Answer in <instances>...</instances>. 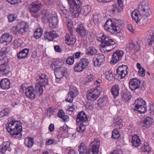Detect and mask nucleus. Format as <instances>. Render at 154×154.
Listing matches in <instances>:
<instances>
[{"label":"nucleus","instance_id":"obj_10","mask_svg":"<svg viewBox=\"0 0 154 154\" xmlns=\"http://www.w3.org/2000/svg\"><path fill=\"white\" fill-rule=\"evenodd\" d=\"M100 91L97 89L93 88L87 92V98L88 100L94 101L99 96Z\"/></svg>","mask_w":154,"mask_h":154},{"label":"nucleus","instance_id":"obj_63","mask_svg":"<svg viewBox=\"0 0 154 154\" xmlns=\"http://www.w3.org/2000/svg\"><path fill=\"white\" fill-rule=\"evenodd\" d=\"M94 22L95 25L98 23L99 22L98 16L97 15H94L93 16Z\"/></svg>","mask_w":154,"mask_h":154},{"label":"nucleus","instance_id":"obj_23","mask_svg":"<svg viewBox=\"0 0 154 154\" xmlns=\"http://www.w3.org/2000/svg\"><path fill=\"white\" fill-rule=\"evenodd\" d=\"M42 20L45 23H48V19L50 18V11L46 9L43 10L42 12Z\"/></svg>","mask_w":154,"mask_h":154},{"label":"nucleus","instance_id":"obj_57","mask_svg":"<svg viewBox=\"0 0 154 154\" xmlns=\"http://www.w3.org/2000/svg\"><path fill=\"white\" fill-rule=\"evenodd\" d=\"M148 110L149 111V112L152 115L154 114V104H150Z\"/></svg>","mask_w":154,"mask_h":154},{"label":"nucleus","instance_id":"obj_39","mask_svg":"<svg viewBox=\"0 0 154 154\" xmlns=\"http://www.w3.org/2000/svg\"><path fill=\"white\" fill-rule=\"evenodd\" d=\"M1 73V74L6 75L10 72V69L9 66L8 65L4 66L3 67H0Z\"/></svg>","mask_w":154,"mask_h":154},{"label":"nucleus","instance_id":"obj_16","mask_svg":"<svg viewBox=\"0 0 154 154\" xmlns=\"http://www.w3.org/2000/svg\"><path fill=\"white\" fill-rule=\"evenodd\" d=\"M48 21L49 23V26L51 28L54 29L56 28L57 26L58 20L57 17L54 14L50 15Z\"/></svg>","mask_w":154,"mask_h":154},{"label":"nucleus","instance_id":"obj_18","mask_svg":"<svg viewBox=\"0 0 154 154\" xmlns=\"http://www.w3.org/2000/svg\"><path fill=\"white\" fill-rule=\"evenodd\" d=\"M106 36L104 34H103L102 37H97V41L100 42L101 43L100 45V50L102 53H105L106 51Z\"/></svg>","mask_w":154,"mask_h":154},{"label":"nucleus","instance_id":"obj_55","mask_svg":"<svg viewBox=\"0 0 154 154\" xmlns=\"http://www.w3.org/2000/svg\"><path fill=\"white\" fill-rule=\"evenodd\" d=\"M149 40L148 42H149V45H151L152 42H154V33H152L148 37Z\"/></svg>","mask_w":154,"mask_h":154},{"label":"nucleus","instance_id":"obj_35","mask_svg":"<svg viewBox=\"0 0 154 154\" xmlns=\"http://www.w3.org/2000/svg\"><path fill=\"white\" fill-rule=\"evenodd\" d=\"M142 152L149 153L151 151V148L146 142H144L143 145L140 149Z\"/></svg>","mask_w":154,"mask_h":154},{"label":"nucleus","instance_id":"obj_5","mask_svg":"<svg viewBox=\"0 0 154 154\" xmlns=\"http://www.w3.org/2000/svg\"><path fill=\"white\" fill-rule=\"evenodd\" d=\"M35 86L34 88L31 86H29L27 88V90L25 92L26 96L28 98L33 99L37 96H39L42 94V92L41 89H38Z\"/></svg>","mask_w":154,"mask_h":154},{"label":"nucleus","instance_id":"obj_49","mask_svg":"<svg viewBox=\"0 0 154 154\" xmlns=\"http://www.w3.org/2000/svg\"><path fill=\"white\" fill-rule=\"evenodd\" d=\"M119 131L117 130H114L112 131V137L114 139H117L120 137Z\"/></svg>","mask_w":154,"mask_h":154},{"label":"nucleus","instance_id":"obj_25","mask_svg":"<svg viewBox=\"0 0 154 154\" xmlns=\"http://www.w3.org/2000/svg\"><path fill=\"white\" fill-rule=\"evenodd\" d=\"M122 121V120L120 117H115L113 121V127L116 129L121 128L123 126Z\"/></svg>","mask_w":154,"mask_h":154},{"label":"nucleus","instance_id":"obj_14","mask_svg":"<svg viewBox=\"0 0 154 154\" xmlns=\"http://www.w3.org/2000/svg\"><path fill=\"white\" fill-rule=\"evenodd\" d=\"M128 67L127 65H122L120 66L116 70V72L120 76L121 79L124 78L127 74Z\"/></svg>","mask_w":154,"mask_h":154},{"label":"nucleus","instance_id":"obj_64","mask_svg":"<svg viewBox=\"0 0 154 154\" xmlns=\"http://www.w3.org/2000/svg\"><path fill=\"white\" fill-rule=\"evenodd\" d=\"M46 78H48L47 75L44 73H41L39 75V79H43Z\"/></svg>","mask_w":154,"mask_h":154},{"label":"nucleus","instance_id":"obj_61","mask_svg":"<svg viewBox=\"0 0 154 154\" xmlns=\"http://www.w3.org/2000/svg\"><path fill=\"white\" fill-rule=\"evenodd\" d=\"M65 114L62 109H59L57 114L58 117L61 118Z\"/></svg>","mask_w":154,"mask_h":154},{"label":"nucleus","instance_id":"obj_33","mask_svg":"<svg viewBox=\"0 0 154 154\" xmlns=\"http://www.w3.org/2000/svg\"><path fill=\"white\" fill-rule=\"evenodd\" d=\"M119 88L118 85H114L111 89V92L114 98L118 96L119 94Z\"/></svg>","mask_w":154,"mask_h":154},{"label":"nucleus","instance_id":"obj_34","mask_svg":"<svg viewBox=\"0 0 154 154\" xmlns=\"http://www.w3.org/2000/svg\"><path fill=\"white\" fill-rule=\"evenodd\" d=\"M64 61L62 60H59L55 62L54 64L51 65L50 66L51 68L54 71L56 70V68L58 66H62L63 65Z\"/></svg>","mask_w":154,"mask_h":154},{"label":"nucleus","instance_id":"obj_52","mask_svg":"<svg viewBox=\"0 0 154 154\" xmlns=\"http://www.w3.org/2000/svg\"><path fill=\"white\" fill-rule=\"evenodd\" d=\"M106 79L109 81H111L113 79V76L112 72L109 71L106 74Z\"/></svg>","mask_w":154,"mask_h":154},{"label":"nucleus","instance_id":"obj_38","mask_svg":"<svg viewBox=\"0 0 154 154\" xmlns=\"http://www.w3.org/2000/svg\"><path fill=\"white\" fill-rule=\"evenodd\" d=\"M121 96L123 100L125 101L129 100L131 98V94L128 91L124 92L122 94Z\"/></svg>","mask_w":154,"mask_h":154},{"label":"nucleus","instance_id":"obj_7","mask_svg":"<svg viewBox=\"0 0 154 154\" xmlns=\"http://www.w3.org/2000/svg\"><path fill=\"white\" fill-rule=\"evenodd\" d=\"M135 107L136 109L140 113H144L146 111V102L141 99L135 100Z\"/></svg>","mask_w":154,"mask_h":154},{"label":"nucleus","instance_id":"obj_48","mask_svg":"<svg viewBox=\"0 0 154 154\" xmlns=\"http://www.w3.org/2000/svg\"><path fill=\"white\" fill-rule=\"evenodd\" d=\"M98 105L100 107L105 106L106 105V100L105 98H100L98 101Z\"/></svg>","mask_w":154,"mask_h":154},{"label":"nucleus","instance_id":"obj_44","mask_svg":"<svg viewBox=\"0 0 154 154\" xmlns=\"http://www.w3.org/2000/svg\"><path fill=\"white\" fill-rule=\"evenodd\" d=\"M79 61L85 69L88 66L89 63L88 60L86 58L81 59Z\"/></svg>","mask_w":154,"mask_h":154},{"label":"nucleus","instance_id":"obj_41","mask_svg":"<svg viewBox=\"0 0 154 154\" xmlns=\"http://www.w3.org/2000/svg\"><path fill=\"white\" fill-rule=\"evenodd\" d=\"M137 69H139L138 72L139 75L142 77L144 76L145 75V70L143 68L141 67L140 64L137 63Z\"/></svg>","mask_w":154,"mask_h":154},{"label":"nucleus","instance_id":"obj_36","mask_svg":"<svg viewBox=\"0 0 154 154\" xmlns=\"http://www.w3.org/2000/svg\"><path fill=\"white\" fill-rule=\"evenodd\" d=\"M84 69H85L80 63L79 61L76 63L74 68V70L75 72H82Z\"/></svg>","mask_w":154,"mask_h":154},{"label":"nucleus","instance_id":"obj_21","mask_svg":"<svg viewBox=\"0 0 154 154\" xmlns=\"http://www.w3.org/2000/svg\"><path fill=\"white\" fill-rule=\"evenodd\" d=\"M37 84L35 86L38 89L40 88L42 92H43V87H45L46 85H48V78L45 79H37Z\"/></svg>","mask_w":154,"mask_h":154},{"label":"nucleus","instance_id":"obj_51","mask_svg":"<svg viewBox=\"0 0 154 154\" xmlns=\"http://www.w3.org/2000/svg\"><path fill=\"white\" fill-rule=\"evenodd\" d=\"M18 28H17V25L16 26H13L11 30V32L13 34L17 35L20 34L19 33Z\"/></svg>","mask_w":154,"mask_h":154},{"label":"nucleus","instance_id":"obj_1","mask_svg":"<svg viewBox=\"0 0 154 154\" xmlns=\"http://www.w3.org/2000/svg\"><path fill=\"white\" fill-rule=\"evenodd\" d=\"M152 12L148 6V3L143 1L140 3L138 10H135L131 13L133 20L139 26L147 24L152 18Z\"/></svg>","mask_w":154,"mask_h":154},{"label":"nucleus","instance_id":"obj_19","mask_svg":"<svg viewBox=\"0 0 154 154\" xmlns=\"http://www.w3.org/2000/svg\"><path fill=\"white\" fill-rule=\"evenodd\" d=\"M12 36L8 33H5L2 35L0 39V42L6 45L9 43L11 41Z\"/></svg>","mask_w":154,"mask_h":154},{"label":"nucleus","instance_id":"obj_12","mask_svg":"<svg viewBox=\"0 0 154 154\" xmlns=\"http://www.w3.org/2000/svg\"><path fill=\"white\" fill-rule=\"evenodd\" d=\"M124 52L121 50H117L113 53L112 55L111 60L110 62L111 64H114L121 60L123 55Z\"/></svg>","mask_w":154,"mask_h":154},{"label":"nucleus","instance_id":"obj_15","mask_svg":"<svg viewBox=\"0 0 154 154\" xmlns=\"http://www.w3.org/2000/svg\"><path fill=\"white\" fill-rule=\"evenodd\" d=\"M29 27L28 24L25 22H22L17 24L19 33L20 34H22L26 32Z\"/></svg>","mask_w":154,"mask_h":154},{"label":"nucleus","instance_id":"obj_4","mask_svg":"<svg viewBox=\"0 0 154 154\" xmlns=\"http://www.w3.org/2000/svg\"><path fill=\"white\" fill-rule=\"evenodd\" d=\"M122 26L120 23H114L111 19L106 20V30L111 33L119 32Z\"/></svg>","mask_w":154,"mask_h":154},{"label":"nucleus","instance_id":"obj_11","mask_svg":"<svg viewBox=\"0 0 154 154\" xmlns=\"http://www.w3.org/2000/svg\"><path fill=\"white\" fill-rule=\"evenodd\" d=\"M100 145V141L97 139H95L90 145L91 149L88 150L87 154H97V152Z\"/></svg>","mask_w":154,"mask_h":154},{"label":"nucleus","instance_id":"obj_27","mask_svg":"<svg viewBox=\"0 0 154 154\" xmlns=\"http://www.w3.org/2000/svg\"><path fill=\"white\" fill-rule=\"evenodd\" d=\"M131 142L133 146L136 147H138L141 144V140L139 137L136 135L132 136Z\"/></svg>","mask_w":154,"mask_h":154},{"label":"nucleus","instance_id":"obj_29","mask_svg":"<svg viewBox=\"0 0 154 154\" xmlns=\"http://www.w3.org/2000/svg\"><path fill=\"white\" fill-rule=\"evenodd\" d=\"M76 31L78 34L82 37H85L86 35V30L83 24H81L78 26Z\"/></svg>","mask_w":154,"mask_h":154},{"label":"nucleus","instance_id":"obj_26","mask_svg":"<svg viewBox=\"0 0 154 154\" xmlns=\"http://www.w3.org/2000/svg\"><path fill=\"white\" fill-rule=\"evenodd\" d=\"M0 86L3 89H8L10 87V80L6 78L2 79L0 82Z\"/></svg>","mask_w":154,"mask_h":154},{"label":"nucleus","instance_id":"obj_32","mask_svg":"<svg viewBox=\"0 0 154 154\" xmlns=\"http://www.w3.org/2000/svg\"><path fill=\"white\" fill-rule=\"evenodd\" d=\"M78 150L79 154H87L88 151L85 143H82L79 146Z\"/></svg>","mask_w":154,"mask_h":154},{"label":"nucleus","instance_id":"obj_6","mask_svg":"<svg viewBox=\"0 0 154 154\" xmlns=\"http://www.w3.org/2000/svg\"><path fill=\"white\" fill-rule=\"evenodd\" d=\"M43 6L41 3L37 4L32 3L29 7V9L31 15L34 17H37L40 16V13H39L41 8Z\"/></svg>","mask_w":154,"mask_h":154},{"label":"nucleus","instance_id":"obj_2","mask_svg":"<svg viewBox=\"0 0 154 154\" xmlns=\"http://www.w3.org/2000/svg\"><path fill=\"white\" fill-rule=\"evenodd\" d=\"M70 6L69 11L73 17H78L79 14L86 15L90 12L91 7L89 5L81 8L82 4L79 0H67Z\"/></svg>","mask_w":154,"mask_h":154},{"label":"nucleus","instance_id":"obj_45","mask_svg":"<svg viewBox=\"0 0 154 154\" xmlns=\"http://www.w3.org/2000/svg\"><path fill=\"white\" fill-rule=\"evenodd\" d=\"M86 127L82 123H81L79 126L76 128L77 131L81 133H83L86 129Z\"/></svg>","mask_w":154,"mask_h":154},{"label":"nucleus","instance_id":"obj_50","mask_svg":"<svg viewBox=\"0 0 154 154\" xmlns=\"http://www.w3.org/2000/svg\"><path fill=\"white\" fill-rule=\"evenodd\" d=\"M17 16L16 14H10L8 15V19L10 23L13 22L14 20L17 18Z\"/></svg>","mask_w":154,"mask_h":154},{"label":"nucleus","instance_id":"obj_58","mask_svg":"<svg viewBox=\"0 0 154 154\" xmlns=\"http://www.w3.org/2000/svg\"><path fill=\"white\" fill-rule=\"evenodd\" d=\"M56 143L55 140L50 139H49L47 142H46L45 144L46 146H48L52 144H55Z\"/></svg>","mask_w":154,"mask_h":154},{"label":"nucleus","instance_id":"obj_59","mask_svg":"<svg viewBox=\"0 0 154 154\" xmlns=\"http://www.w3.org/2000/svg\"><path fill=\"white\" fill-rule=\"evenodd\" d=\"M7 1L12 5H15L21 2V0H7Z\"/></svg>","mask_w":154,"mask_h":154},{"label":"nucleus","instance_id":"obj_9","mask_svg":"<svg viewBox=\"0 0 154 154\" xmlns=\"http://www.w3.org/2000/svg\"><path fill=\"white\" fill-rule=\"evenodd\" d=\"M9 50V48L6 47H4L0 50V66L8 65L9 61L8 58L7 57H3L1 56L6 54Z\"/></svg>","mask_w":154,"mask_h":154},{"label":"nucleus","instance_id":"obj_13","mask_svg":"<svg viewBox=\"0 0 154 154\" xmlns=\"http://www.w3.org/2000/svg\"><path fill=\"white\" fill-rule=\"evenodd\" d=\"M66 71V69L63 66H58L56 68V70L54 71L55 75L57 79H60L64 75V74Z\"/></svg>","mask_w":154,"mask_h":154},{"label":"nucleus","instance_id":"obj_17","mask_svg":"<svg viewBox=\"0 0 154 154\" xmlns=\"http://www.w3.org/2000/svg\"><path fill=\"white\" fill-rule=\"evenodd\" d=\"M140 81L137 79H131L129 83V87L132 91H134L139 88L140 85Z\"/></svg>","mask_w":154,"mask_h":154},{"label":"nucleus","instance_id":"obj_20","mask_svg":"<svg viewBox=\"0 0 154 154\" xmlns=\"http://www.w3.org/2000/svg\"><path fill=\"white\" fill-rule=\"evenodd\" d=\"M88 120V118L85 113L83 111H82L78 114L76 121L78 123H82L85 122Z\"/></svg>","mask_w":154,"mask_h":154},{"label":"nucleus","instance_id":"obj_47","mask_svg":"<svg viewBox=\"0 0 154 154\" xmlns=\"http://www.w3.org/2000/svg\"><path fill=\"white\" fill-rule=\"evenodd\" d=\"M110 37L106 36V46H113L115 44L114 41L112 39L109 38Z\"/></svg>","mask_w":154,"mask_h":154},{"label":"nucleus","instance_id":"obj_53","mask_svg":"<svg viewBox=\"0 0 154 154\" xmlns=\"http://www.w3.org/2000/svg\"><path fill=\"white\" fill-rule=\"evenodd\" d=\"M74 57L71 56L69 57L66 60V63L70 65H72L73 64L74 62Z\"/></svg>","mask_w":154,"mask_h":154},{"label":"nucleus","instance_id":"obj_42","mask_svg":"<svg viewBox=\"0 0 154 154\" xmlns=\"http://www.w3.org/2000/svg\"><path fill=\"white\" fill-rule=\"evenodd\" d=\"M42 30L40 28H38L34 32V36L36 39L39 38L42 34Z\"/></svg>","mask_w":154,"mask_h":154},{"label":"nucleus","instance_id":"obj_62","mask_svg":"<svg viewBox=\"0 0 154 154\" xmlns=\"http://www.w3.org/2000/svg\"><path fill=\"white\" fill-rule=\"evenodd\" d=\"M55 51L57 52H61L62 51V50L60 47L58 45H56L54 46Z\"/></svg>","mask_w":154,"mask_h":154},{"label":"nucleus","instance_id":"obj_8","mask_svg":"<svg viewBox=\"0 0 154 154\" xmlns=\"http://www.w3.org/2000/svg\"><path fill=\"white\" fill-rule=\"evenodd\" d=\"M142 44V41L141 40H138L135 43L131 42L127 44L126 46V50L128 51L132 50L138 51L140 50Z\"/></svg>","mask_w":154,"mask_h":154},{"label":"nucleus","instance_id":"obj_40","mask_svg":"<svg viewBox=\"0 0 154 154\" xmlns=\"http://www.w3.org/2000/svg\"><path fill=\"white\" fill-rule=\"evenodd\" d=\"M34 142L33 138L29 137V138L26 139L25 141V144L29 148H30L33 145Z\"/></svg>","mask_w":154,"mask_h":154},{"label":"nucleus","instance_id":"obj_37","mask_svg":"<svg viewBox=\"0 0 154 154\" xmlns=\"http://www.w3.org/2000/svg\"><path fill=\"white\" fill-rule=\"evenodd\" d=\"M97 51L94 47H89L87 49L86 54L89 55H93L97 53Z\"/></svg>","mask_w":154,"mask_h":154},{"label":"nucleus","instance_id":"obj_60","mask_svg":"<svg viewBox=\"0 0 154 154\" xmlns=\"http://www.w3.org/2000/svg\"><path fill=\"white\" fill-rule=\"evenodd\" d=\"M69 40L68 42H66V43L69 45H72L76 42V40L75 38H73V37L71 38Z\"/></svg>","mask_w":154,"mask_h":154},{"label":"nucleus","instance_id":"obj_46","mask_svg":"<svg viewBox=\"0 0 154 154\" xmlns=\"http://www.w3.org/2000/svg\"><path fill=\"white\" fill-rule=\"evenodd\" d=\"M69 93V94H71L76 97L78 95L79 91L75 87H74L70 88Z\"/></svg>","mask_w":154,"mask_h":154},{"label":"nucleus","instance_id":"obj_28","mask_svg":"<svg viewBox=\"0 0 154 154\" xmlns=\"http://www.w3.org/2000/svg\"><path fill=\"white\" fill-rule=\"evenodd\" d=\"M29 50L28 49H23L20 51L17 54V57L19 59H24L28 55Z\"/></svg>","mask_w":154,"mask_h":154},{"label":"nucleus","instance_id":"obj_3","mask_svg":"<svg viewBox=\"0 0 154 154\" xmlns=\"http://www.w3.org/2000/svg\"><path fill=\"white\" fill-rule=\"evenodd\" d=\"M10 122L6 125V128L8 132L13 136L20 138L21 136V132L22 127L20 121L14 120L10 118Z\"/></svg>","mask_w":154,"mask_h":154},{"label":"nucleus","instance_id":"obj_54","mask_svg":"<svg viewBox=\"0 0 154 154\" xmlns=\"http://www.w3.org/2000/svg\"><path fill=\"white\" fill-rule=\"evenodd\" d=\"M75 97V96L71 94H69V93H68L66 96V100L67 101L70 103L72 101L73 98Z\"/></svg>","mask_w":154,"mask_h":154},{"label":"nucleus","instance_id":"obj_43","mask_svg":"<svg viewBox=\"0 0 154 154\" xmlns=\"http://www.w3.org/2000/svg\"><path fill=\"white\" fill-rule=\"evenodd\" d=\"M11 112V110L9 109L5 108L0 112V118L5 116H8Z\"/></svg>","mask_w":154,"mask_h":154},{"label":"nucleus","instance_id":"obj_31","mask_svg":"<svg viewBox=\"0 0 154 154\" xmlns=\"http://www.w3.org/2000/svg\"><path fill=\"white\" fill-rule=\"evenodd\" d=\"M10 142L9 141L3 142L0 146V150L2 153H5L7 149L10 146Z\"/></svg>","mask_w":154,"mask_h":154},{"label":"nucleus","instance_id":"obj_24","mask_svg":"<svg viewBox=\"0 0 154 154\" xmlns=\"http://www.w3.org/2000/svg\"><path fill=\"white\" fill-rule=\"evenodd\" d=\"M94 63L95 66H100L101 63L105 60V56L103 54H98L97 57L94 60Z\"/></svg>","mask_w":154,"mask_h":154},{"label":"nucleus","instance_id":"obj_30","mask_svg":"<svg viewBox=\"0 0 154 154\" xmlns=\"http://www.w3.org/2000/svg\"><path fill=\"white\" fill-rule=\"evenodd\" d=\"M153 119L151 117H147L144 120L142 125L143 129L149 127L153 123Z\"/></svg>","mask_w":154,"mask_h":154},{"label":"nucleus","instance_id":"obj_22","mask_svg":"<svg viewBox=\"0 0 154 154\" xmlns=\"http://www.w3.org/2000/svg\"><path fill=\"white\" fill-rule=\"evenodd\" d=\"M58 35L54 30L48 32H46L44 34V37L45 39H48L51 41L55 38L57 37Z\"/></svg>","mask_w":154,"mask_h":154},{"label":"nucleus","instance_id":"obj_56","mask_svg":"<svg viewBox=\"0 0 154 154\" xmlns=\"http://www.w3.org/2000/svg\"><path fill=\"white\" fill-rule=\"evenodd\" d=\"M61 11L63 14L62 15L64 17L66 18L68 17V12L66 9L63 8V9H61Z\"/></svg>","mask_w":154,"mask_h":154}]
</instances>
